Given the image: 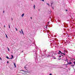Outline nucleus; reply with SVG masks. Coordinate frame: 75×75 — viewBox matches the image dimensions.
Segmentation results:
<instances>
[{"label": "nucleus", "instance_id": "f257e3e1", "mask_svg": "<svg viewBox=\"0 0 75 75\" xmlns=\"http://www.w3.org/2000/svg\"><path fill=\"white\" fill-rule=\"evenodd\" d=\"M64 61H66V62H67V64H64V65H68V62L66 60H64Z\"/></svg>", "mask_w": 75, "mask_h": 75}, {"label": "nucleus", "instance_id": "f03ea898", "mask_svg": "<svg viewBox=\"0 0 75 75\" xmlns=\"http://www.w3.org/2000/svg\"><path fill=\"white\" fill-rule=\"evenodd\" d=\"M59 52H58V54H60L61 53H61H62V52H61V51H59Z\"/></svg>", "mask_w": 75, "mask_h": 75}, {"label": "nucleus", "instance_id": "7ed1b4c3", "mask_svg": "<svg viewBox=\"0 0 75 75\" xmlns=\"http://www.w3.org/2000/svg\"><path fill=\"white\" fill-rule=\"evenodd\" d=\"M71 61H74V60H75V59L71 58Z\"/></svg>", "mask_w": 75, "mask_h": 75}, {"label": "nucleus", "instance_id": "20e7f679", "mask_svg": "<svg viewBox=\"0 0 75 75\" xmlns=\"http://www.w3.org/2000/svg\"><path fill=\"white\" fill-rule=\"evenodd\" d=\"M13 64H14L15 68H16V63H15L14 62H13Z\"/></svg>", "mask_w": 75, "mask_h": 75}, {"label": "nucleus", "instance_id": "39448f33", "mask_svg": "<svg viewBox=\"0 0 75 75\" xmlns=\"http://www.w3.org/2000/svg\"><path fill=\"white\" fill-rule=\"evenodd\" d=\"M71 64H72V62H69V63H68V64H70V65H71Z\"/></svg>", "mask_w": 75, "mask_h": 75}, {"label": "nucleus", "instance_id": "423d86ee", "mask_svg": "<svg viewBox=\"0 0 75 75\" xmlns=\"http://www.w3.org/2000/svg\"><path fill=\"white\" fill-rule=\"evenodd\" d=\"M21 31H22V34L24 35V33H23V30H22V29H21Z\"/></svg>", "mask_w": 75, "mask_h": 75}, {"label": "nucleus", "instance_id": "0eeeda50", "mask_svg": "<svg viewBox=\"0 0 75 75\" xmlns=\"http://www.w3.org/2000/svg\"><path fill=\"white\" fill-rule=\"evenodd\" d=\"M24 16V13H23L22 15V17Z\"/></svg>", "mask_w": 75, "mask_h": 75}, {"label": "nucleus", "instance_id": "6e6552de", "mask_svg": "<svg viewBox=\"0 0 75 75\" xmlns=\"http://www.w3.org/2000/svg\"><path fill=\"white\" fill-rule=\"evenodd\" d=\"M7 48L8 51H10V49H9L8 47H7Z\"/></svg>", "mask_w": 75, "mask_h": 75}, {"label": "nucleus", "instance_id": "1a4fd4ad", "mask_svg": "<svg viewBox=\"0 0 75 75\" xmlns=\"http://www.w3.org/2000/svg\"><path fill=\"white\" fill-rule=\"evenodd\" d=\"M6 58H7V59H10V58H8L7 56L6 57Z\"/></svg>", "mask_w": 75, "mask_h": 75}, {"label": "nucleus", "instance_id": "9d476101", "mask_svg": "<svg viewBox=\"0 0 75 75\" xmlns=\"http://www.w3.org/2000/svg\"><path fill=\"white\" fill-rule=\"evenodd\" d=\"M11 57L12 58H14V56H13V55H11Z\"/></svg>", "mask_w": 75, "mask_h": 75}, {"label": "nucleus", "instance_id": "9b49d317", "mask_svg": "<svg viewBox=\"0 0 75 75\" xmlns=\"http://www.w3.org/2000/svg\"><path fill=\"white\" fill-rule=\"evenodd\" d=\"M35 5H34L33 6V7L34 8V9H35Z\"/></svg>", "mask_w": 75, "mask_h": 75}, {"label": "nucleus", "instance_id": "f8f14e48", "mask_svg": "<svg viewBox=\"0 0 75 75\" xmlns=\"http://www.w3.org/2000/svg\"><path fill=\"white\" fill-rule=\"evenodd\" d=\"M24 72H27V73L28 72L27 71H24Z\"/></svg>", "mask_w": 75, "mask_h": 75}, {"label": "nucleus", "instance_id": "ddd939ff", "mask_svg": "<svg viewBox=\"0 0 75 75\" xmlns=\"http://www.w3.org/2000/svg\"><path fill=\"white\" fill-rule=\"evenodd\" d=\"M71 66L72 67H74V65L71 64Z\"/></svg>", "mask_w": 75, "mask_h": 75}, {"label": "nucleus", "instance_id": "4468645a", "mask_svg": "<svg viewBox=\"0 0 75 75\" xmlns=\"http://www.w3.org/2000/svg\"><path fill=\"white\" fill-rule=\"evenodd\" d=\"M6 35V37L7 38L8 37H7V35L6 34H5Z\"/></svg>", "mask_w": 75, "mask_h": 75}, {"label": "nucleus", "instance_id": "2eb2a0df", "mask_svg": "<svg viewBox=\"0 0 75 75\" xmlns=\"http://www.w3.org/2000/svg\"><path fill=\"white\" fill-rule=\"evenodd\" d=\"M52 4H53V2H51V4L52 5Z\"/></svg>", "mask_w": 75, "mask_h": 75}, {"label": "nucleus", "instance_id": "dca6fc26", "mask_svg": "<svg viewBox=\"0 0 75 75\" xmlns=\"http://www.w3.org/2000/svg\"><path fill=\"white\" fill-rule=\"evenodd\" d=\"M8 25H9V28H10V24H9Z\"/></svg>", "mask_w": 75, "mask_h": 75}, {"label": "nucleus", "instance_id": "f3484780", "mask_svg": "<svg viewBox=\"0 0 75 75\" xmlns=\"http://www.w3.org/2000/svg\"><path fill=\"white\" fill-rule=\"evenodd\" d=\"M47 5H48V6H50V5L48 3H47Z\"/></svg>", "mask_w": 75, "mask_h": 75}, {"label": "nucleus", "instance_id": "a211bd4d", "mask_svg": "<svg viewBox=\"0 0 75 75\" xmlns=\"http://www.w3.org/2000/svg\"><path fill=\"white\" fill-rule=\"evenodd\" d=\"M15 29H16V31H17V28H15Z\"/></svg>", "mask_w": 75, "mask_h": 75}, {"label": "nucleus", "instance_id": "6ab92c4d", "mask_svg": "<svg viewBox=\"0 0 75 75\" xmlns=\"http://www.w3.org/2000/svg\"><path fill=\"white\" fill-rule=\"evenodd\" d=\"M64 52H67V51H66L65 50H64Z\"/></svg>", "mask_w": 75, "mask_h": 75}, {"label": "nucleus", "instance_id": "aec40b11", "mask_svg": "<svg viewBox=\"0 0 75 75\" xmlns=\"http://www.w3.org/2000/svg\"><path fill=\"white\" fill-rule=\"evenodd\" d=\"M24 68H25V69H26V67H25V66L24 67Z\"/></svg>", "mask_w": 75, "mask_h": 75}, {"label": "nucleus", "instance_id": "412c9836", "mask_svg": "<svg viewBox=\"0 0 75 75\" xmlns=\"http://www.w3.org/2000/svg\"><path fill=\"white\" fill-rule=\"evenodd\" d=\"M60 57H61V56L60 55L59 56V57L60 58Z\"/></svg>", "mask_w": 75, "mask_h": 75}, {"label": "nucleus", "instance_id": "4be33fe9", "mask_svg": "<svg viewBox=\"0 0 75 75\" xmlns=\"http://www.w3.org/2000/svg\"><path fill=\"white\" fill-rule=\"evenodd\" d=\"M21 71H23L24 72V70H21Z\"/></svg>", "mask_w": 75, "mask_h": 75}, {"label": "nucleus", "instance_id": "5701e85b", "mask_svg": "<svg viewBox=\"0 0 75 75\" xmlns=\"http://www.w3.org/2000/svg\"><path fill=\"white\" fill-rule=\"evenodd\" d=\"M42 1H44V0H42Z\"/></svg>", "mask_w": 75, "mask_h": 75}, {"label": "nucleus", "instance_id": "b1692460", "mask_svg": "<svg viewBox=\"0 0 75 75\" xmlns=\"http://www.w3.org/2000/svg\"><path fill=\"white\" fill-rule=\"evenodd\" d=\"M62 54H63L64 53L62 52V53H61Z\"/></svg>", "mask_w": 75, "mask_h": 75}, {"label": "nucleus", "instance_id": "393cba45", "mask_svg": "<svg viewBox=\"0 0 75 75\" xmlns=\"http://www.w3.org/2000/svg\"><path fill=\"white\" fill-rule=\"evenodd\" d=\"M63 55H65V54H64V53H63Z\"/></svg>", "mask_w": 75, "mask_h": 75}, {"label": "nucleus", "instance_id": "a878e982", "mask_svg": "<svg viewBox=\"0 0 75 75\" xmlns=\"http://www.w3.org/2000/svg\"><path fill=\"white\" fill-rule=\"evenodd\" d=\"M74 65H75V62H74Z\"/></svg>", "mask_w": 75, "mask_h": 75}, {"label": "nucleus", "instance_id": "bb28decb", "mask_svg": "<svg viewBox=\"0 0 75 75\" xmlns=\"http://www.w3.org/2000/svg\"><path fill=\"white\" fill-rule=\"evenodd\" d=\"M50 75H52V74H50Z\"/></svg>", "mask_w": 75, "mask_h": 75}, {"label": "nucleus", "instance_id": "cd10ccee", "mask_svg": "<svg viewBox=\"0 0 75 75\" xmlns=\"http://www.w3.org/2000/svg\"><path fill=\"white\" fill-rule=\"evenodd\" d=\"M11 19H12V21H13V18H11Z\"/></svg>", "mask_w": 75, "mask_h": 75}, {"label": "nucleus", "instance_id": "c85d7f7f", "mask_svg": "<svg viewBox=\"0 0 75 75\" xmlns=\"http://www.w3.org/2000/svg\"><path fill=\"white\" fill-rule=\"evenodd\" d=\"M4 27L5 28H6V26H5V25H4Z\"/></svg>", "mask_w": 75, "mask_h": 75}, {"label": "nucleus", "instance_id": "c756f323", "mask_svg": "<svg viewBox=\"0 0 75 75\" xmlns=\"http://www.w3.org/2000/svg\"><path fill=\"white\" fill-rule=\"evenodd\" d=\"M20 33L21 34V31H20Z\"/></svg>", "mask_w": 75, "mask_h": 75}, {"label": "nucleus", "instance_id": "7c9ffc66", "mask_svg": "<svg viewBox=\"0 0 75 75\" xmlns=\"http://www.w3.org/2000/svg\"><path fill=\"white\" fill-rule=\"evenodd\" d=\"M7 63H8V61L7 62Z\"/></svg>", "mask_w": 75, "mask_h": 75}, {"label": "nucleus", "instance_id": "2f4dec72", "mask_svg": "<svg viewBox=\"0 0 75 75\" xmlns=\"http://www.w3.org/2000/svg\"><path fill=\"white\" fill-rule=\"evenodd\" d=\"M3 13H4V11H3Z\"/></svg>", "mask_w": 75, "mask_h": 75}, {"label": "nucleus", "instance_id": "473e14b6", "mask_svg": "<svg viewBox=\"0 0 75 75\" xmlns=\"http://www.w3.org/2000/svg\"><path fill=\"white\" fill-rule=\"evenodd\" d=\"M12 59V58H10V59Z\"/></svg>", "mask_w": 75, "mask_h": 75}, {"label": "nucleus", "instance_id": "72a5a7b5", "mask_svg": "<svg viewBox=\"0 0 75 75\" xmlns=\"http://www.w3.org/2000/svg\"><path fill=\"white\" fill-rule=\"evenodd\" d=\"M54 59H56V58L55 57H54Z\"/></svg>", "mask_w": 75, "mask_h": 75}, {"label": "nucleus", "instance_id": "f704fd0d", "mask_svg": "<svg viewBox=\"0 0 75 75\" xmlns=\"http://www.w3.org/2000/svg\"><path fill=\"white\" fill-rule=\"evenodd\" d=\"M0 59H1V57L0 58Z\"/></svg>", "mask_w": 75, "mask_h": 75}, {"label": "nucleus", "instance_id": "c9c22d12", "mask_svg": "<svg viewBox=\"0 0 75 75\" xmlns=\"http://www.w3.org/2000/svg\"><path fill=\"white\" fill-rule=\"evenodd\" d=\"M66 11H68V10H66Z\"/></svg>", "mask_w": 75, "mask_h": 75}, {"label": "nucleus", "instance_id": "e433bc0d", "mask_svg": "<svg viewBox=\"0 0 75 75\" xmlns=\"http://www.w3.org/2000/svg\"><path fill=\"white\" fill-rule=\"evenodd\" d=\"M30 18H31V19H32V17H30Z\"/></svg>", "mask_w": 75, "mask_h": 75}, {"label": "nucleus", "instance_id": "4c0bfd02", "mask_svg": "<svg viewBox=\"0 0 75 75\" xmlns=\"http://www.w3.org/2000/svg\"><path fill=\"white\" fill-rule=\"evenodd\" d=\"M49 22H48V24H49Z\"/></svg>", "mask_w": 75, "mask_h": 75}, {"label": "nucleus", "instance_id": "58836bf2", "mask_svg": "<svg viewBox=\"0 0 75 75\" xmlns=\"http://www.w3.org/2000/svg\"><path fill=\"white\" fill-rule=\"evenodd\" d=\"M62 55V56H63V55Z\"/></svg>", "mask_w": 75, "mask_h": 75}, {"label": "nucleus", "instance_id": "ea45409f", "mask_svg": "<svg viewBox=\"0 0 75 75\" xmlns=\"http://www.w3.org/2000/svg\"><path fill=\"white\" fill-rule=\"evenodd\" d=\"M66 60H68V59H66Z\"/></svg>", "mask_w": 75, "mask_h": 75}, {"label": "nucleus", "instance_id": "a19ab883", "mask_svg": "<svg viewBox=\"0 0 75 75\" xmlns=\"http://www.w3.org/2000/svg\"><path fill=\"white\" fill-rule=\"evenodd\" d=\"M27 71H28V70H27Z\"/></svg>", "mask_w": 75, "mask_h": 75}, {"label": "nucleus", "instance_id": "79ce46f5", "mask_svg": "<svg viewBox=\"0 0 75 75\" xmlns=\"http://www.w3.org/2000/svg\"><path fill=\"white\" fill-rule=\"evenodd\" d=\"M27 71H28V70H27Z\"/></svg>", "mask_w": 75, "mask_h": 75}, {"label": "nucleus", "instance_id": "37998d69", "mask_svg": "<svg viewBox=\"0 0 75 75\" xmlns=\"http://www.w3.org/2000/svg\"><path fill=\"white\" fill-rule=\"evenodd\" d=\"M27 71H28V70H27Z\"/></svg>", "mask_w": 75, "mask_h": 75}]
</instances>
